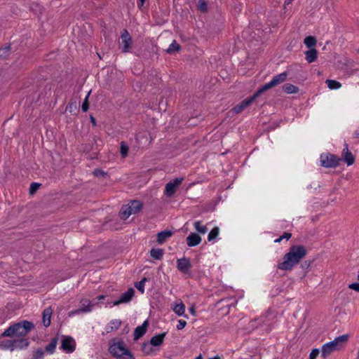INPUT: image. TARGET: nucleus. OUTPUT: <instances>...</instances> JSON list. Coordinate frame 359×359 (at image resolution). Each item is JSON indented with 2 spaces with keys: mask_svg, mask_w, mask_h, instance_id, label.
<instances>
[{
  "mask_svg": "<svg viewBox=\"0 0 359 359\" xmlns=\"http://www.w3.org/2000/svg\"><path fill=\"white\" fill-rule=\"evenodd\" d=\"M325 83L331 90L339 89L341 87V83L335 80L327 79Z\"/></svg>",
  "mask_w": 359,
  "mask_h": 359,
  "instance_id": "cd10ccee",
  "label": "nucleus"
},
{
  "mask_svg": "<svg viewBox=\"0 0 359 359\" xmlns=\"http://www.w3.org/2000/svg\"><path fill=\"white\" fill-rule=\"evenodd\" d=\"M134 290L133 288L128 289L126 292L123 293L118 299L114 302L113 305L117 306L120 304L129 302L134 295Z\"/></svg>",
  "mask_w": 359,
  "mask_h": 359,
  "instance_id": "9b49d317",
  "label": "nucleus"
},
{
  "mask_svg": "<svg viewBox=\"0 0 359 359\" xmlns=\"http://www.w3.org/2000/svg\"><path fill=\"white\" fill-rule=\"evenodd\" d=\"M282 240H283V238L280 236L278 238L275 240V243H280Z\"/></svg>",
  "mask_w": 359,
  "mask_h": 359,
  "instance_id": "3c124183",
  "label": "nucleus"
},
{
  "mask_svg": "<svg viewBox=\"0 0 359 359\" xmlns=\"http://www.w3.org/2000/svg\"><path fill=\"white\" fill-rule=\"evenodd\" d=\"M340 158L333 154H322L320 156L321 165L325 168H335L340 161Z\"/></svg>",
  "mask_w": 359,
  "mask_h": 359,
  "instance_id": "423d86ee",
  "label": "nucleus"
},
{
  "mask_svg": "<svg viewBox=\"0 0 359 359\" xmlns=\"http://www.w3.org/2000/svg\"><path fill=\"white\" fill-rule=\"evenodd\" d=\"M319 353L320 350L318 348L313 349L309 355V359H316Z\"/></svg>",
  "mask_w": 359,
  "mask_h": 359,
  "instance_id": "79ce46f5",
  "label": "nucleus"
},
{
  "mask_svg": "<svg viewBox=\"0 0 359 359\" xmlns=\"http://www.w3.org/2000/svg\"><path fill=\"white\" fill-rule=\"evenodd\" d=\"M306 60L308 62L311 63L314 62L318 57V52L315 48H311L305 53Z\"/></svg>",
  "mask_w": 359,
  "mask_h": 359,
  "instance_id": "5701e85b",
  "label": "nucleus"
},
{
  "mask_svg": "<svg viewBox=\"0 0 359 359\" xmlns=\"http://www.w3.org/2000/svg\"><path fill=\"white\" fill-rule=\"evenodd\" d=\"M177 268L182 273L187 274L191 268V264L189 258L183 257L177 260Z\"/></svg>",
  "mask_w": 359,
  "mask_h": 359,
  "instance_id": "1a4fd4ad",
  "label": "nucleus"
},
{
  "mask_svg": "<svg viewBox=\"0 0 359 359\" xmlns=\"http://www.w3.org/2000/svg\"><path fill=\"white\" fill-rule=\"evenodd\" d=\"M283 90L288 94L296 93L298 92V88L290 83H285L283 85Z\"/></svg>",
  "mask_w": 359,
  "mask_h": 359,
  "instance_id": "a878e982",
  "label": "nucleus"
},
{
  "mask_svg": "<svg viewBox=\"0 0 359 359\" xmlns=\"http://www.w3.org/2000/svg\"><path fill=\"white\" fill-rule=\"evenodd\" d=\"M90 93L86 95L83 104H82V110L84 112H86L88 110L89 108V104H88V97H89Z\"/></svg>",
  "mask_w": 359,
  "mask_h": 359,
  "instance_id": "ea45409f",
  "label": "nucleus"
},
{
  "mask_svg": "<svg viewBox=\"0 0 359 359\" xmlns=\"http://www.w3.org/2000/svg\"><path fill=\"white\" fill-rule=\"evenodd\" d=\"M348 334H343L336 337L333 341L325 344L322 346L321 356L326 359L334 351L342 349L348 340Z\"/></svg>",
  "mask_w": 359,
  "mask_h": 359,
  "instance_id": "7ed1b4c3",
  "label": "nucleus"
},
{
  "mask_svg": "<svg viewBox=\"0 0 359 359\" xmlns=\"http://www.w3.org/2000/svg\"><path fill=\"white\" fill-rule=\"evenodd\" d=\"M121 217L123 219H126L129 217L130 215H133V213L131 212L130 209H128V206L123 207L121 210Z\"/></svg>",
  "mask_w": 359,
  "mask_h": 359,
  "instance_id": "72a5a7b5",
  "label": "nucleus"
},
{
  "mask_svg": "<svg viewBox=\"0 0 359 359\" xmlns=\"http://www.w3.org/2000/svg\"><path fill=\"white\" fill-rule=\"evenodd\" d=\"M187 325V322L184 320H180L178 321V324L177 325V329L180 330H182Z\"/></svg>",
  "mask_w": 359,
  "mask_h": 359,
  "instance_id": "a18cd8bd",
  "label": "nucleus"
},
{
  "mask_svg": "<svg viewBox=\"0 0 359 359\" xmlns=\"http://www.w3.org/2000/svg\"><path fill=\"white\" fill-rule=\"evenodd\" d=\"M104 298V295H100L97 297V299L98 300H101V299H103Z\"/></svg>",
  "mask_w": 359,
  "mask_h": 359,
  "instance_id": "603ef678",
  "label": "nucleus"
},
{
  "mask_svg": "<svg viewBox=\"0 0 359 359\" xmlns=\"http://www.w3.org/2000/svg\"><path fill=\"white\" fill-rule=\"evenodd\" d=\"M40 187V184L33 182L30 185L29 191L31 194H34Z\"/></svg>",
  "mask_w": 359,
  "mask_h": 359,
  "instance_id": "37998d69",
  "label": "nucleus"
},
{
  "mask_svg": "<svg viewBox=\"0 0 359 359\" xmlns=\"http://www.w3.org/2000/svg\"><path fill=\"white\" fill-rule=\"evenodd\" d=\"M180 50V46L174 40L166 50L168 53H173Z\"/></svg>",
  "mask_w": 359,
  "mask_h": 359,
  "instance_id": "7c9ffc66",
  "label": "nucleus"
},
{
  "mask_svg": "<svg viewBox=\"0 0 359 359\" xmlns=\"http://www.w3.org/2000/svg\"><path fill=\"white\" fill-rule=\"evenodd\" d=\"M142 208V203L139 201H133L128 206V209H130L133 214L137 213Z\"/></svg>",
  "mask_w": 359,
  "mask_h": 359,
  "instance_id": "4be33fe9",
  "label": "nucleus"
},
{
  "mask_svg": "<svg viewBox=\"0 0 359 359\" xmlns=\"http://www.w3.org/2000/svg\"><path fill=\"white\" fill-rule=\"evenodd\" d=\"M121 44L123 46L122 51L124 53L128 52L132 41H131L130 35L127 30H125L123 32V33L121 34Z\"/></svg>",
  "mask_w": 359,
  "mask_h": 359,
  "instance_id": "f8f14e48",
  "label": "nucleus"
},
{
  "mask_svg": "<svg viewBox=\"0 0 359 359\" xmlns=\"http://www.w3.org/2000/svg\"><path fill=\"white\" fill-rule=\"evenodd\" d=\"M292 236V234L290 233L285 232L283 236H281V238L283 239L286 238L287 240L290 239Z\"/></svg>",
  "mask_w": 359,
  "mask_h": 359,
  "instance_id": "de8ad7c7",
  "label": "nucleus"
},
{
  "mask_svg": "<svg viewBox=\"0 0 359 359\" xmlns=\"http://www.w3.org/2000/svg\"><path fill=\"white\" fill-rule=\"evenodd\" d=\"M76 346V342L71 337H67L62 341L61 348L66 353H72Z\"/></svg>",
  "mask_w": 359,
  "mask_h": 359,
  "instance_id": "9d476101",
  "label": "nucleus"
},
{
  "mask_svg": "<svg viewBox=\"0 0 359 359\" xmlns=\"http://www.w3.org/2000/svg\"><path fill=\"white\" fill-rule=\"evenodd\" d=\"M189 311L190 313L193 315V316H196V310H195V308L194 306H191L190 309H189Z\"/></svg>",
  "mask_w": 359,
  "mask_h": 359,
  "instance_id": "09e8293b",
  "label": "nucleus"
},
{
  "mask_svg": "<svg viewBox=\"0 0 359 359\" xmlns=\"http://www.w3.org/2000/svg\"><path fill=\"white\" fill-rule=\"evenodd\" d=\"M260 95V91H257L250 97H248L243 101H242L240 104L235 106L232 111L234 114H239L243 111L245 109H246L249 105H250L255 99Z\"/></svg>",
  "mask_w": 359,
  "mask_h": 359,
  "instance_id": "0eeeda50",
  "label": "nucleus"
},
{
  "mask_svg": "<svg viewBox=\"0 0 359 359\" xmlns=\"http://www.w3.org/2000/svg\"><path fill=\"white\" fill-rule=\"evenodd\" d=\"M201 238L195 233H190L187 238V244L189 247H194L199 245L201 242Z\"/></svg>",
  "mask_w": 359,
  "mask_h": 359,
  "instance_id": "dca6fc26",
  "label": "nucleus"
},
{
  "mask_svg": "<svg viewBox=\"0 0 359 359\" xmlns=\"http://www.w3.org/2000/svg\"><path fill=\"white\" fill-rule=\"evenodd\" d=\"M90 121L93 123V125H94V126L96 125L95 119L93 116H90Z\"/></svg>",
  "mask_w": 359,
  "mask_h": 359,
  "instance_id": "8fccbe9b",
  "label": "nucleus"
},
{
  "mask_svg": "<svg viewBox=\"0 0 359 359\" xmlns=\"http://www.w3.org/2000/svg\"><path fill=\"white\" fill-rule=\"evenodd\" d=\"M93 305L90 303L88 299H83L80 302V308L77 310L72 311V313L78 314L81 312L87 313L92 310Z\"/></svg>",
  "mask_w": 359,
  "mask_h": 359,
  "instance_id": "ddd939ff",
  "label": "nucleus"
},
{
  "mask_svg": "<svg viewBox=\"0 0 359 359\" xmlns=\"http://www.w3.org/2000/svg\"><path fill=\"white\" fill-rule=\"evenodd\" d=\"M13 341L14 350L25 348L29 344L28 339L25 337H18L17 339H13Z\"/></svg>",
  "mask_w": 359,
  "mask_h": 359,
  "instance_id": "f3484780",
  "label": "nucleus"
},
{
  "mask_svg": "<svg viewBox=\"0 0 359 359\" xmlns=\"http://www.w3.org/2000/svg\"><path fill=\"white\" fill-rule=\"evenodd\" d=\"M357 359H359V353H358V358Z\"/></svg>",
  "mask_w": 359,
  "mask_h": 359,
  "instance_id": "680f3d73",
  "label": "nucleus"
},
{
  "mask_svg": "<svg viewBox=\"0 0 359 359\" xmlns=\"http://www.w3.org/2000/svg\"><path fill=\"white\" fill-rule=\"evenodd\" d=\"M151 344L144 343L142 346V351L146 355H150L152 353Z\"/></svg>",
  "mask_w": 359,
  "mask_h": 359,
  "instance_id": "4c0bfd02",
  "label": "nucleus"
},
{
  "mask_svg": "<svg viewBox=\"0 0 359 359\" xmlns=\"http://www.w3.org/2000/svg\"><path fill=\"white\" fill-rule=\"evenodd\" d=\"M93 173L95 177H104L106 175V173L102 170H100V169L94 170Z\"/></svg>",
  "mask_w": 359,
  "mask_h": 359,
  "instance_id": "c03bdc74",
  "label": "nucleus"
},
{
  "mask_svg": "<svg viewBox=\"0 0 359 359\" xmlns=\"http://www.w3.org/2000/svg\"><path fill=\"white\" fill-rule=\"evenodd\" d=\"M171 309L173 311L179 316H184L185 318H188L187 315H185V305L180 300L171 304Z\"/></svg>",
  "mask_w": 359,
  "mask_h": 359,
  "instance_id": "4468645a",
  "label": "nucleus"
},
{
  "mask_svg": "<svg viewBox=\"0 0 359 359\" xmlns=\"http://www.w3.org/2000/svg\"><path fill=\"white\" fill-rule=\"evenodd\" d=\"M146 0H140L141 4L140 6H142Z\"/></svg>",
  "mask_w": 359,
  "mask_h": 359,
  "instance_id": "13d9d810",
  "label": "nucleus"
},
{
  "mask_svg": "<svg viewBox=\"0 0 359 359\" xmlns=\"http://www.w3.org/2000/svg\"><path fill=\"white\" fill-rule=\"evenodd\" d=\"M195 359H203V357L201 355H199L198 356H197Z\"/></svg>",
  "mask_w": 359,
  "mask_h": 359,
  "instance_id": "4d7b16f0",
  "label": "nucleus"
},
{
  "mask_svg": "<svg viewBox=\"0 0 359 359\" xmlns=\"http://www.w3.org/2000/svg\"><path fill=\"white\" fill-rule=\"evenodd\" d=\"M109 351L117 359H135L133 354L126 348V344L123 341L111 340Z\"/></svg>",
  "mask_w": 359,
  "mask_h": 359,
  "instance_id": "20e7f679",
  "label": "nucleus"
},
{
  "mask_svg": "<svg viewBox=\"0 0 359 359\" xmlns=\"http://www.w3.org/2000/svg\"><path fill=\"white\" fill-rule=\"evenodd\" d=\"M304 43L308 48L311 49L316 46L317 41L314 36H309L304 39Z\"/></svg>",
  "mask_w": 359,
  "mask_h": 359,
  "instance_id": "bb28decb",
  "label": "nucleus"
},
{
  "mask_svg": "<svg viewBox=\"0 0 359 359\" xmlns=\"http://www.w3.org/2000/svg\"><path fill=\"white\" fill-rule=\"evenodd\" d=\"M287 73L283 72L280 74H278L273 77L271 81L264 86H263L261 88H259L257 91H260V95L265 90H267L283 82H284L287 79Z\"/></svg>",
  "mask_w": 359,
  "mask_h": 359,
  "instance_id": "39448f33",
  "label": "nucleus"
},
{
  "mask_svg": "<svg viewBox=\"0 0 359 359\" xmlns=\"http://www.w3.org/2000/svg\"><path fill=\"white\" fill-rule=\"evenodd\" d=\"M0 347L4 349L10 350L11 351H14L13 339L2 341L0 344Z\"/></svg>",
  "mask_w": 359,
  "mask_h": 359,
  "instance_id": "2f4dec72",
  "label": "nucleus"
},
{
  "mask_svg": "<svg viewBox=\"0 0 359 359\" xmlns=\"http://www.w3.org/2000/svg\"><path fill=\"white\" fill-rule=\"evenodd\" d=\"M194 227L198 233H202V234L205 233L208 230L207 227L203 225L201 222H200V221L195 222Z\"/></svg>",
  "mask_w": 359,
  "mask_h": 359,
  "instance_id": "c756f323",
  "label": "nucleus"
},
{
  "mask_svg": "<svg viewBox=\"0 0 359 359\" xmlns=\"http://www.w3.org/2000/svg\"><path fill=\"white\" fill-rule=\"evenodd\" d=\"M348 287L351 290L359 292V283H351L348 285Z\"/></svg>",
  "mask_w": 359,
  "mask_h": 359,
  "instance_id": "49530a36",
  "label": "nucleus"
},
{
  "mask_svg": "<svg viewBox=\"0 0 359 359\" xmlns=\"http://www.w3.org/2000/svg\"><path fill=\"white\" fill-rule=\"evenodd\" d=\"M342 157L344 161L347 163L348 165H351L354 163L355 157L353 154L348 150V144H345V148L342 151Z\"/></svg>",
  "mask_w": 359,
  "mask_h": 359,
  "instance_id": "2eb2a0df",
  "label": "nucleus"
},
{
  "mask_svg": "<svg viewBox=\"0 0 359 359\" xmlns=\"http://www.w3.org/2000/svg\"><path fill=\"white\" fill-rule=\"evenodd\" d=\"M121 324V321L118 319L113 320L110 322L109 325L107 327V332H111L118 329Z\"/></svg>",
  "mask_w": 359,
  "mask_h": 359,
  "instance_id": "393cba45",
  "label": "nucleus"
},
{
  "mask_svg": "<svg viewBox=\"0 0 359 359\" xmlns=\"http://www.w3.org/2000/svg\"><path fill=\"white\" fill-rule=\"evenodd\" d=\"M10 48L9 46L0 48V58L6 57L9 53Z\"/></svg>",
  "mask_w": 359,
  "mask_h": 359,
  "instance_id": "58836bf2",
  "label": "nucleus"
},
{
  "mask_svg": "<svg viewBox=\"0 0 359 359\" xmlns=\"http://www.w3.org/2000/svg\"><path fill=\"white\" fill-rule=\"evenodd\" d=\"M197 8L200 11L205 13L208 11V4L205 0H199L197 4Z\"/></svg>",
  "mask_w": 359,
  "mask_h": 359,
  "instance_id": "f704fd0d",
  "label": "nucleus"
},
{
  "mask_svg": "<svg viewBox=\"0 0 359 359\" xmlns=\"http://www.w3.org/2000/svg\"><path fill=\"white\" fill-rule=\"evenodd\" d=\"M219 232V227H217V226L214 227L209 233V234L208 236V240L209 241H213L214 239H215L218 236Z\"/></svg>",
  "mask_w": 359,
  "mask_h": 359,
  "instance_id": "473e14b6",
  "label": "nucleus"
},
{
  "mask_svg": "<svg viewBox=\"0 0 359 359\" xmlns=\"http://www.w3.org/2000/svg\"><path fill=\"white\" fill-rule=\"evenodd\" d=\"M184 178H175L168 182L165 187V194L167 196H172L176 191L177 188L182 184Z\"/></svg>",
  "mask_w": 359,
  "mask_h": 359,
  "instance_id": "6e6552de",
  "label": "nucleus"
},
{
  "mask_svg": "<svg viewBox=\"0 0 359 359\" xmlns=\"http://www.w3.org/2000/svg\"><path fill=\"white\" fill-rule=\"evenodd\" d=\"M357 53L359 54V48L356 50Z\"/></svg>",
  "mask_w": 359,
  "mask_h": 359,
  "instance_id": "052dcab7",
  "label": "nucleus"
},
{
  "mask_svg": "<svg viewBox=\"0 0 359 359\" xmlns=\"http://www.w3.org/2000/svg\"><path fill=\"white\" fill-rule=\"evenodd\" d=\"M163 254H164V251L163 249L152 248L150 250L151 257L157 260H161L163 258Z\"/></svg>",
  "mask_w": 359,
  "mask_h": 359,
  "instance_id": "b1692460",
  "label": "nucleus"
},
{
  "mask_svg": "<svg viewBox=\"0 0 359 359\" xmlns=\"http://www.w3.org/2000/svg\"><path fill=\"white\" fill-rule=\"evenodd\" d=\"M120 152L121 156L125 158L128 152V145L124 142H121L120 145Z\"/></svg>",
  "mask_w": 359,
  "mask_h": 359,
  "instance_id": "e433bc0d",
  "label": "nucleus"
},
{
  "mask_svg": "<svg viewBox=\"0 0 359 359\" xmlns=\"http://www.w3.org/2000/svg\"><path fill=\"white\" fill-rule=\"evenodd\" d=\"M52 315V310L50 308L44 309L43 312V323L45 327H48L50 325V317Z\"/></svg>",
  "mask_w": 359,
  "mask_h": 359,
  "instance_id": "412c9836",
  "label": "nucleus"
},
{
  "mask_svg": "<svg viewBox=\"0 0 359 359\" xmlns=\"http://www.w3.org/2000/svg\"><path fill=\"white\" fill-rule=\"evenodd\" d=\"M355 136L357 137H359V131H355Z\"/></svg>",
  "mask_w": 359,
  "mask_h": 359,
  "instance_id": "6e6d98bb",
  "label": "nucleus"
},
{
  "mask_svg": "<svg viewBox=\"0 0 359 359\" xmlns=\"http://www.w3.org/2000/svg\"><path fill=\"white\" fill-rule=\"evenodd\" d=\"M165 337V332L154 336L150 340V344L154 346H160Z\"/></svg>",
  "mask_w": 359,
  "mask_h": 359,
  "instance_id": "aec40b11",
  "label": "nucleus"
},
{
  "mask_svg": "<svg viewBox=\"0 0 359 359\" xmlns=\"http://www.w3.org/2000/svg\"><path fill=\"white\" fill-rule=\"evenodd\" d=\"M209 359H220L219 358H209Z\"/></svg>",
  "mask_w": 359,
  "mask_h": 359,
  "instance_id": "bf43d9fd",
  "label": "nucleus"
},
{
  "mask_svg": "<svg viewBox=\"0 0 359 359\" xmlns=\"http://www.w3.org/2000/svg\"><path fill=\"white\" fill-rule=\"evenodd\" d=\"M57 339L53 338L51 341L46 346V351L49 353H53L56 348Z\"/></svg>",
  "mask_w": 359,
  "mask_h": 359,
  "instance_id": "c85d7f7f",
  "label": "nucleus"
},
{
  "mask_svg": "<svg viewBox=\"0 0 359 359\" xmlns=\"http://www.w3.org/2000/svg\"><path fill=\"white\" fill-rule=\"evenodd\" d=\"M172 235L171 231H163L157 233V242L159 244H163L167 239L170 238Z\"/></svg>",
  "mask_w": 359,
  "mask_h": 359,
  "instance_id": "6ab92c4d",
  "label": "nucleus"
},
{
  "mask_svg": "<svg viewBox=\"0 0 359 359\" xmlns=\"http://www.w3.org/2000/svg\"><path fill=\"white\" fill-rule=\"evenodd\" d=\"M307 250L303 245H292L288 252L283 257V260L278 263L277 267L284 271H291L294 266L306 255Z\"/></svg>",
  "mask_w": 359,
  "mask_h": 359,
  "instance_id": "f257e3e1",
  "label": "nucleus"
},
{
  "mask_svg": "<svg viewBox=\"0 0 359 359\" xmlns=\"http://www.w3.org/2000/svg\"><path fill=\"white\" fill-rule=\"evenodd\" d=\"M72 104H69L67 106V109H68L69 108H72Z\"/></svg>",
  "mask_w": 359,
  "mask_h": 359,
  "instance_id": "5fc2aeb1",
  "label": "nucleus"
},
{
  "mask_svg": "<svg viewBox=\"0 0 359 359\" xmlns=\"http://www.w3.org/2000/svg\"><path fill=\"white\" fill-rule=\"evenodd\" d=\"M148 326V322L145 320L142 325L138 326L135 328L134 332V339L137 340L142 337L147 331V327Z\"/></svg>",
  "mask_w": 359,
  "mask_h": 359,
  "instance_id": "a211bd4d",
  "label": "nucleus"
},
{
  "mask_svg": "<svg viewBox=\"0 0 359 359\" xmlns=\"http://www.w3.org/2000/svg\"><path fill=\"white\" fill-rule=\"evenodd\" d=\"M292 0H285V4H290L291 3Z\"/></svg>",
  "mask_w": 359,
  "mask_h": 359,
  "instance_id": "864d4df0",
  "label": "nucleus"
},
{
  "mask_svg": "<svg viewBox=\"0 0 359 359\" xmlns=\"http://www.w3.org/2000/svg\"><path fill=\"white\" fill-rule=\"evenodd\" d=\"M34 328L32 323L22 320L10 325L2 334L3 337H25Z\"/></svg>",
  "mask_w": 359,
  "mask_h": 359,
  "instance_id": "f03ea898",
  "label": "nucleus"
},
{
  "mask_svg": "<svg viewBox=\"0 0 359 359\" xmlns=\"http://www.w3.org/2000/svg\"><path fill=\"white\" fill-rule=\"evenodd\" d=\"M147 281V279L143 278L140 282L136 283L135 285V287L142 294L144 292V284Z\"/></svg>",
  "mask_w": 359,
  "mask_h": 359,
  "instance_id": "c9c22d12",
  "label": "nucleus"
},
{
  "mask_svg": "<svg viewBox=\"0 0 359 359\" xmlns=\"http://www.w3.org/2000/svg\"><path fill=\"white\" fill-rule=\"evenodd\" d=\"M43 351L41 349L36 351L32 359H43Z\"/></svg>",
  "mask_w": 359,
  "mask_h": 359,
  "instance_id": "a19ab883",
  "label": "nucleus"
}]
</instances>
